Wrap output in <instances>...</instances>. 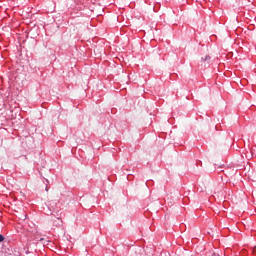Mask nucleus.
<instances>
[{
  "label": "nucleus",
  "instance_id": "nucleus-2",
  "mask_svg": "<svg viewBox=\"0 0 256 256\" xmlns=\"http://www.w3.org/2000/svg\"><path fill=\"white\" fill-rule=\"evenodd\" d=\"M209 59H211L210 56H205V58H202V61H209Z\"/></svg>",
  "mask_w": 256,
  "mask_h": 256
},
{
  "label": "nucleus",
  "instance_id": "nucleus-3",
  "mask_svg": "<svg viewBox=\"0 0 256 256\" xmlns=\"http://www.w3.org/2000/svg\"><path fill=\"white\" fill-rule=\"evenodd\" d=\"M2 241H5V237H3V235L0 234V243H2Z\"/></svg>",
  "mask_w": 256,
  "mask_h": 256
},
{
  "label": "nucleus",
  "instance_id": "nucleus-1",
  "mask_svg": "<svg viewBox=\"0 0 256 256\" xmlns=\"http://www.w3.org/2000/svg\"><path fill=\"white\" fill-rule=\"evenodd\" d=\"M206 256H219V254H217L215 252H209L206 254Z\"/></svg>",
  "mask_w": 256,
  "mask_h": 256
}]
</instances>
